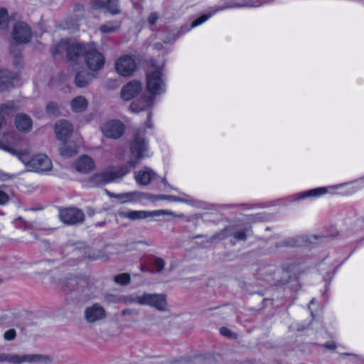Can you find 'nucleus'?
I'll use <instances>...</instances> for the list:
<instances>
[{"instance_id": "f257e3e1", "label": "nucleus", "mask_w": 364, "mask_h": 364, "mask_svg": "<svg viewBox=\"0 0 364 364\" xmlns=\"http://www.w3.org/2000/svg\"><path fill=\"white\" fill-rule=\"evenodd\" d=\"M130 159L122 166H127L129 170L135 168L144 159L150 156L149 141L146 138L144 128L135 130L133 139L129 143Z\"/></svg>"}, {"instance_id": "f03ea898", "label": "nucleus", "mask_w": 364, "mask_h": 364, "mask_svg": "<svg viewBox=\"0 0 364 364\" xmlns=\"http://www.w3.org/2000/svg\"><path fill=\"white\" fill-rule=\"evenodd\" d=\"M18 159L29 171L43 173L50 171L52 168V162L46 154H39L31 158L28 151L24 150L20 151Z\"/></svg>"}, {"instance_id": "7ed1b4c3", "label": "nucleus", "mask_w": 364, "mask_h": 364, "mask_svg": "<svg viewBox=\"0 0 364 364\" xmlns=\"http://www.w3.org/2000/svg\"><path fill=\"white\" fill-rule=\"evenodd\" d=\"M88 46L83 43H71L67 40H63L53 46L51 53L53 56H55L65 52L68 59L70 61H75L80 55H85Z\"/></svg>"}, {"instance_id": "20e7f679", "label": "nucleus", "mask_w": 364, "mask_h": 364, "mask_svg": "<svg viewBox=\"0 0 364 364\" xmlns=\"http://www.w3.org/2000/svg\"><path fill=\"white\" fill-rule=\"evenodd\" d=\"M129 172L127 166L111 168L102 173L95 174L90 179L92 186H98L121 179Z\"/></svg>"}, {"instance_id": "39448f33", "label": "nucleus", "mask_w": 364, "mask_h": 364, "mask_svg": "<svg viewBox=\"0 0 364 364\" xmlns=\"http://www.w3.org/2000/svg\"><path fill=\"white\" fill-rule=\"evenodd\" d=\"M51 359L48 355L41 354L18 355L12 353H0V363L7 362L11 364H22L24 363H50Z\"/></svg>"}, {"instance_id": "423d86ee", "label": "nucleus", "mask_w": 364, "mask_h": 364, "mask_svg": "<svg viewBox=\"0 0 364 364\" xmlns=\"http://www.w3.org/2000/svg\"><path fill=\"white\" fill-rule=\"evenodd\" d=\"M119 215L122 218H128L131 220H142L149 217H159L161 215H169L178 218H184L183 213L176 214L168 210H157L153 211L148 210H129L119 212Z\"/></svg>"}, {"instance_id": "0eeeda50", "label": "nucleus", "mask_w": 364, "mask_h": 364, "mask_svg": "<svg viewBox=\"0 0 364 364\" xmlns=\"http://www.w3.org/2000/svg\"><path fill=\"white\" fill-rule=\"evenodd\" d=\"M273 2V0H263V1H256V0H247L243 4H235L229 6H215L213 8V12L210 14H205L202 15L200 17L198 18L195 21L191 23V28H195L205 21H206L213 14L217 11H220L224 10L228 8H241V7H259L265 4H269Z\"/></svg>"}, {"instance_id": "6e6552de", "label": "nucleus", "mask_w": 364, "mask_h": 364, "mask_svg": "<svg viewBox=\"0 0 364 364\" xmlns=\"http://www.w3.org/2000/svg\"><path fill=\"white\" fill-rule=\"evenodd\" d=\"M146 88L153 96L164 93L166 90L165 78L159 68L154 69L146 74Z\"/></svg>"}, {"instance_id": "1a4fd4ad", "label": "nucleus", "mask_w": 364, "mask_h": 364, "mask_svg": "<svg viewBox=\"0 0 364 364\" xmlns=\"http://www.w3.org/2000/svg\"><path fill=\"white\" fill-rule=\"evenodd\" d=\"M33 36L30 26L24 21H17L14 23L11 31L13 41L18 45L28 43Z\"/></svg>"}, {"instance_id": "9d476101", "label": "nucleus", "mask_w": 364, "mask_h": 364, "mask_svg": "<svg viewBox=\"0 0 364 364\" xmlns=\"http://www.w3.org/2000/svg\"><path fill=\"white\" fill-rule=\"evenodd\" d=\"M84 56L85 65L91 71H99L104 67V55L91 46H88Z\"/></svg>"}, {"instance_id": "9b49d317", "label": "nucleus", "mask_w": 364, "mask_h": 364, "mask_svg": "<svg viewBox=\"0 0 364 364\" xmlns=\"http://www.w3.org/2000/svg\"><path fill=\"white\" fill-rule=\"evenodd\" d=\"M59 218L66 225H74L82 223L85 220V215L82 210L76 208H60Z\"/></svg>"}, {"instance_id": "f8f14e48", "label": "nucleus", "mask_w": 364, "mask_h": 364, "mask_svg": "<svg viewBox=\"0 0 364 364\" xmlns=\"http://www.w3.org/2000/svg\"><path fill=\"white\" fill-rule=\"evenodd\" d=\"M21 136L15 131L4 132L0 137V149H4L18 158L20 151L11 146H16L21 141Z\"/></svg>"}, {"instance_id": "ddd939ff", "label": "nucleus", "mask_w": 364, "mask_h": 364, "mask_svg": "<svg viewBox=\"0 0 364 364\" xmlns=\"http://www.w3.org/2000/svg\"><path fill=\"white\" fill-rule=\"evenodd\" d=\"M101 131L106 137L118 139L124 135L125 126L120 121L112 119L105 122L101 127Z\"/></svg>"}, {"instance_id": "4468645a", "label": "nucleus", "mask_w": 364, "mask_h": 364, "mask_svg": "<svg viewBox=\"0 0 364 364\" xmlns=\"http://www.w3.org/2000/svg\"><path fill=\"white\" fill-rule=\"evenodd\" d=\"M68 285L72 288V291L78 294L81 300L89 299L92 296L89 283L84 278H71L68 281Z\"/></svg>"}, {"instance_id": "2eb2a0df", "label": "nucleus", "mask_w": 364, "mask_h": 364, "mask_svg": "<svg viewBox=\"0 0 364 364\" xmlns=\"http://www.w3.org/2000/svg\"><path fill=\"white\" fill-rule=\"evenodd\" d=\"M143 305L149 306L159 311L167 310L166 296L164 294L144 293Z\"/></svg>"}, {"instance_id": "dca6fc26", "label": "nucleus", "mask_w": 364, "mask_h": 364, "mask_svg": "<svg viewBox=\"0 0 364 364\" xmlns=\"http://www.w3.org/2000/svg\"><path fill=\"white\" fill-rule=\"evenodd\" d=\"M107 317L105 308L100 304L95 303L85 308L84 318L89 323L99 322Z\"/></svg>"}, {"instance_id": "f3484780", "label": "nucleus", "mask_w": 364, "mask_h": 364, "mask_svg": "<svg viewBox=\"0 0 364 364\" xmlns=\"http://www.w3.org/2000/svg\"><path fill=\"white\" fill-rule=\"evenodd\" d=\"M117 72L122 76H129L136 70L134 59L129 55H124L119 58L115 63Z\"/></svg>"}, {"instance_id": "a211bd4d", "label": "nucleus", "mask_w": 364, "mask_h": 364, "mask_svg": "<svg viewBox=\"0 0 364 364\" xmlns=\"http://www.w3.org/2000/svg\"><path fill=\"white\" fill-rule=\"evenodd\" d=\"M141 90V82L137 80H132L122 87L120 95L124 100L129 101L136 97Z\"/></svg>"}, {"instance_id": "6ab92c4d", "label": "nucleus", "mask_w": 364, "mask_h": 364, "mask_svg": "<svg viewBox=\"0 0 364 364\" xmlns=\"http://www.w3.org/2000/svg\"><path fill=\"white\" fill-rule=\"evenodd\" d=\"M90 6L94 9H106L108 12L115 15L121 12L118 6V0H92Z\"/></svg>"}, {"instance_id": "aec40b11", "label": "nucleus", "mask_w": 364, "mask_h": 364, "mask_svg": "<svg viewBox=\"0 0 364 364\" xmlns=\"http://www.w3.org/2000/svg\"><path fill=\"white\" fill-rule=\"evenodd\" d=\"M73 132V127L68 120H60L55 125V135L61 141H65L70 137Z\"/></svg>"}, {"instance_id": "412c9836", "label": "nucleus", "mask_w": 364, "mask_h": 364, "mask_svg": "<svg viewBox=\"0 0 364 364\" xmlns=\"http://www.w3.org/2000/svg\"><path fill=\"white\" fill-rule=\"evenodd\" d=\"M154 100L155 97L152 95H144L138 102H132L129 106V109L132 112L136 113L149 110L154 106Z\"/></svg>"}, {"instance_id": "4be33fe9", "label": "nucleus", "mask_w": 364, "mask_h": 364, "mask_svg": "<svg viewBox=\"0 0 364 364\" xmlns=\"http://www.w3.org/2000/svg\"><path fill=\"white\" fill-rule=\"evenodd\" d=\"M16 128L22 133H28L33 127V121L30 116L24 113H18L14 117Z\"/></svg>"}, {"instance_id": "5701e85b", "label": "nucleus", "mask_w": 364, "mask_h": 364, "mask_svg": "<svg viewBox=\"0 0 364 364\" xmlns=\"http://www.w3.org/2000/svg\"><path fill=\"white\" fill-rule=\"evenodd\" d=\"M156 173L151 168L145 166L142 169L135 172L134 178L138 184L147 186L151 183Z\"/></svg>"}, {"instance_id": "b1692460", "label": "nucleus", "mask_w": 364, "mask_h": 364, "mask_svg": "<svg viewBox=\"0 0 364 364\" xmlns=\"http://www.w3.org/2000/svg\"><path fill=\"white\" fill-rule=\"evenodd\" d=\"M95 76L85 70L79 71L76 73L74 83L79 88L87 87Z\"/></svg>"}, {"instance_id": "393cba45", "label": "nucleus", "mask_w": 364, "mask_h": 364, "mask_svg": "<svg viewBox=\"0 0 364 364\" xmlns=\"http://www.w3.org/2000/svg\"><path fill=\"white\" fill-rule=\"evenodd\" d=\"M18 80V75L9 70L0 71V89L11 86L15 80Z\"/></svg>"}, {"instance_id": "a878e982", "label": "nucleus", "mask_w": 364, "mask_h": 364, "mask_svg": "<svg viewBox=\"0 0 364 364\" xmlns=\"http://www.w3.org/2000/svg\"><path fill=\"white\" fill-rule=\"evenodd\" d=\"M95 167L94 161L87 156H82L75 162L76 169L82 173H87L93 170Z\"/></svg>"}, {"instance_id": "bb28decb", "label": "nucleus", "mask_w": 364, "mask_h": 364, "mask_svg": "<svg viewBox=\"0 0 364 364\" xmlns=\"http://www.w3.org/2000/svg\"><path fill=\"white\" fill-rule=\"evenodd\" d=\"M17 109L13 102H7L0 105V130L6 125V117Z\"/></svg>"}, {"instance_id": "cd10ccee", "label": "nucleus", "mask_w": 364, "mask_h": 364, "mask_svg": "<svg viewBox=\"0 0 364 364\" xmlns=\"http://www.w3.org/2000/svg\"><path fill=\"white\" fill-rule=\"evenodd\" d=\"M328 189L326 187H320L299 193L295 200H303L307 198H316L326 194Z\"/></svg>"}, {"instance_id": "c85d7f7f", "label": "nucleus", "mask_w": 364, "mask_h": 364, "mask_svg": "<svg viewBox=\"0 0 364 364\" xmlns=\"http://www.w3.org/2000/svg\"><path fill=\"white\" fill-rule=\"evenodd\" d=\"M88 102L83 96H77L74 97L70 102L72 110L76 113H81L87 108Z\"/></svg>"}, {"instance_id": "c756f323", "label": "nucleus", "mask_w": 364, "mask_h": 364, "mask_svg": "<svg viewBox=\"0 0 364 364\" xmlns=\"http://www.w3.org/2000/svg\"><path fill=\"white\" fill-rule=\"evenodd\" d=\"M79 249H82V255L85 258L96 260L103 257V253L98 250H92L86 247L84 243H79Z\"/></svg>"}, {"instance_id": "7c9ffc66", "label": "nucleus", "mask_w": 364, "mask_h": 364, "mask_svg": "<svg viewBox=\"0 0 364 364\" xmlns=\"http://www.w3.org/2000/svg\"><path fill=\"white\" fill-rule=\"evenodd\" d=\"M60 153L63 156L70 157L77 153V146L72 142H65L60 148Z\"/></svg>"}, {"instance_id": "2f4dec72", "label": "nucleus", "mask_w": 364, "mask_h": 364, "mask_svg": "<svg viewBox=\"0 0 364 364\" xmlns=\"http://www.w3.org/2000/svg\"><path fill=\"white\" fill-rule=\"evenodd\" d=\"M139 191H132L119 194L117 199L122 200L123 203L139 201Z\"/></svg>"}, {"instance_id": "473e14b6", "label": "nucleus", "mask_w": 364, "mask_h": 364, "mask_svg": "<svg viewBox=\"0 0 364 364\" xmlns=\"http://www.w3.org/2000/svg\"><path fill=\"white\" fill-rule=\"evenodd\" d=\"M143 300L144 293L142 294H132L129 295H123V304H137L139 305H143Z\"/></svg>"}, {"instance_id": "72a5a7b5", "label": "nucleus", "mask_w": 364, "mask_h": 364, "mask_svg": "<svg viewBox=\"0 0 364 364\" xmlns=\"http://www.w3.org/2000/svg\"><path fill=\"white\" fill-rule=\"evenodd\" d=\"M121 26L120 21H109L107 23L102 25L100 27V31L103 33H114L119 29Z\"/></svg>"}, {"instance_id": "f704fd0d", "label": "nucleus", "mask_w": 364, "mask_h": 364, "mask_svg": "<svg viewBox=\"0 0 364 364\" xmlns=\"http://www.w3.org/2000/svg\"><path fill=\"white\" fill-rule=\"evenodd\" d=\"M46 112L49 117H57L61 114V107L58 103L50 102L46 105Z\"/></svg>"}, {"instance_id": "c9c22d12", "label": "nucleus", "mask_w": 364, "mask_h": 364, "mask_svg": "<svg viewBox=\"0 0 364 364\" xmlns=\"http://www.w3.org/2000/svg\"><path fill=\"white\" fill-rule=\"evenodd\" d=\"M158 198H159V200H168V201H171V202H180V203H188L191 202L189 196L184 193H182L181 197L170 196V195H159Z\"/></svg>"}, {"instance_id": "e433bc0d", "label": "nucleus", "mask_w": 364, "mask_h": 364, "mask_svg": "<svg viewBox=\"0 0 364 364\" xmlns=\"http://www.w3.org/2000/svg\"><path fill=\"white\" fill-rule=\"evenodd\" d=\"M299 240L297 237H289L287 238L281 242H279L276 244L277 248H283V247H296L299 245Z\"/></svg>"}, {"instance_id": "4c0bfd02", "label": "nucleus", "mask_w": 364, "mask_h": 364, "mask_svg": "<svg viewBox=\"0 0 364 364\" xmlns=\"http://www.w3.org/2000/svg\"><path fill=\"white\" fill-rule=\"evenodd\" d=\"M231 229H232V227H227V228H224L223 230H221L220 232L215 233L210 237V242H214L220 241V240H223L227 238L231 234Z\"/></svg>"}, {"instance_id": "58836bf2", "label": "nucleus", "mask_w": 364, "mask_h": 364, "mask_svg": "<svg viewBox=\"0 0 364 364\" xmlns=\"http://www.w3.org/2000/svg\"><path fill=\"white\" fill-rule=\"evenodd\" d=\"M18 45L11 43L10 46V53L14 58V63L16 65H19L21 59V50L18 46Z\"/></svg>"}, {"instance_id": "ea45409f", "label": "nucleus", "mask_w": 364, "mask_h": 364, "mask_svg": "<svg viewBox=\"0 0 364 364\" xmlns=\"http://www.w3.org/2000/svg\"><path fill=\"white\" fill-rule=\"evenodd\" d=\"M9 26V15L5 9H0V29L6 30Z\"/></svg>"}, {"instance_id": "a19ab883", "label": "nucleus", "mask_w": 364, "mask_h": 364, "mask_svg": "<svg viewBox=\"0 0 364 364\" xmlns=\"http://www.w3.org/2000/svg\"><path fill=\"white\" fill-rule=\"evenodd\" d=\"M105 301L109 304L123 303V295L106 294L105 296Z\"/></svg>"}, {"instance_id": "79ce46f5", "label": "nucleus", "mask_w": 364, "mask_h": 364, "mask_svg": "<svg viewBox=\"0 0 364 364\" xmlns=\"http://www.w3.org/2000/svg\"><path fill=\"white\" fill-rule=\"evenodd\" d=\"M250 231V228H246L234 232H231L230 235H232L233 237L240 241H245L247 240V233Z\"/></svg>"}, {"instance_id": "37998d69", "label": "nucleus", "mask_w": 364, "mask_h": 364, "mask_svg": "<svg viewBox=\"0 0 364 364\" xmlns=\"http://www.w3.org/2000/svg\"><path fill=\"white\" fill-rule=\"evenodd\" d=\"M130 275L127 273L119 274L114 278V281L120 285H127L130 283Z\"/></svg>"}, {"instance_id": "c03bdc74", "label": "nucleus", "mask_w": 364, "mask_h": 364, "mask_svg": "<svg viewBox=\"0 0 364 364\" xmlns=\"http://www.w3.org/2000/svg\"><path fill=\"white\" fill-rule=\"evenodd\" d=\"M139 200H150V201H152V202H155L156 200H159V198H158V197L159 196V195H153V194H151V193H143V192H140L139 191Z\"/></svg>"}, {"instance_id": "a18cd8bd", "label": "nucleus", "mask_w": 364, "mask_h": 364, "mask_svg": "<svg viewBox=\"0 0 364 364\" xmlns=\"http://www.w3.org/2000/svg\"><path fill=\"white\" fill-rule=\"evenodd\" d=\"M154 264L156 267V272L161 273L164 269L165 262L162 258L155 257Z\"/></svg>"}, {"instance_id": "49530a36", "label": "nucleus", "mask_w": 364, "mask_h": 364, "mask_svg": "<svg viewBox=\"0 0 364 364\" xmlns=\"http://www.w3.org/2000/svg\"><path fill=\"white\" fill-rule=\"evenodd\" d=\"M16 336V332L14 329L11 328L6 331L4 334V338L6 341H13Z\"/></svg>"}, {"instance_id": "de8ad7c7", "label": "nucleus", "mask_w": 364, "mask_h": 364, "mask_svg": "<svg viewBox=\"0 0 364 364\" xmlns=\"http://www.w3.org/2000/svg\"><path fill=\"white\" fill-rule=\"evenodd\" d=\"M9 200L7 193L0 190V205H5Z\"/></svg>"}, {"instance_id": "09e8293b", "label": "nucleus", "mask_w": 364, "mask_h": 364, "mask_svg": "<svg viewBox=\"0 0 364 364\" xmlns=\"http://www.w3.org/2000/svg\"><path fill=\"white\" fill-rule=\"evenodd\" d=\"M122 316H130V315H138L139 311L136 309H125L122 311Z\"/></svg>"}, {"instance_id": "8fccbe9b", "label": "nucleus", "mask_w": 364, "mask_h": 364, "mask_svg": "<svg viewBox=\"0 0 364 364\" xmlns=\"http://www.w3.org/2000/svg\"><path fill=\"white\" fill-rule=\"evenodd\" d=\"M158 18H159V17H158V15L156 13H155V12L151 13L148 17V22L151 25H154L156 23Z\"/></svg>"}, {"instance_id": "3c124183", "label": "nucleus", "mask_w": 364, "mask_h": 364, "mask_svg": "<svg viewBox=\"0 0 364 364\" xmlns=\"http://www.w3.org/2000/svg\"><path fill=\"white\" fill-rule=\"evenodd\" d=\"M323 346L330 350H335L337 348L336 344L333 341L327 342V343H324L323 345Z\"/></svg>"}, {"instance_id": "603ef678", "label": "nucleus", "mask_w": 364, "mask_h": 364, "mask_svg": "<svg viewBox=\"0 0 364 364\" xmlns=\"http://www.w3.org/2000/svg\"><path fill=\"white\" fill-rule=\"evenodd\" d=\"M220 332L223 336H226V337H231V336H232L231 331L226 327L220 328Z\"/></svg>"}, {"instance_id": "864d4df0", "label": "nucleus", "mask_w": 364, "mask_h": 364, "mask_svg": "<svg viewBox=\"0 0 364 364\" xmlns=\"http://www.w3.org/2000/svg\"><path fill=\"white\" fill-rule=\"evenodd\" d=\"M261 218H262L260 217L259 215H250L249 220H250L252 222H255V221L259 220Z\"/></svg>"}, {"instance_id": "5fc2aeb1", "label": "nucleus", "mask_w": 364, "mask_h": 364, "mask_svg": "<svg viewBox=\"0 0 364 364\" xmlns=\"http://www.w3.org/2000/svg\"><path fill=\"white\" fill-rule=\"evenodd\" d=\"M107 192V194L111 197V198H117V196H119V194L117 193H111V192H109V191H106Z\"/></svg>"}, {"instance_id": "6e6d98bb", "label": "nucleus", "mask_w": 364, "mask_h": 364, "mask_svg": "<svg viewBox=\"0 0 364 364\" xmlns=\"http://www.w3.org/2000/svg\"><path fill=\"white\" fill-rule=\"evenodd\" d=\"M343 355H345V356H353L355 358H357L358 355H355V354H352V353H343Z\"/></svg>"}, {"instance_id": "4d7b16f0", "label": "nucleus", "mask_w": 364, "mask_h": 364, "mask_svg": "<svg viewBox=\"0 0 364 364\" xmlns=\"http://www.w3.org/2000/svg\"><path fill=\"white\" fill-rule=\"evenodd\" d=\"M344 184H338V185H336L335 186H331L330 187L331 188H341L343 186Z\"/></svg>"}, {"instance_id": "13d9d810", "label": "nucleus", "mask_w": 364, "mask_h": 364, "mask_svg": "<svg viewBox=\"0 0 364 364\" xmlns=\"http://www.w3.org/2000/svg\"><path fill=\"white\" fill-rule=\"evenodd\" d=\"M162 182L164 183V184L165 186H170L169 184L168 183L167 181L165 179V178H163L162 180Z\"/></svg>"}, {"instance_id": "bf43d9fd", "label": "nucleus", "mask_w": 364, "mask_h": 364, "mask_svg": "<svg viewBox=\"0 0 364 364\" xmlns=\"http://www.w3.org/2000/svg\"><path fill=\"white\" fill-rule=\"evenodd\" d=\"M146 125L149 128H151L152 127V126L150 124L149 122H146Z\"/></svg>"}, {"instance_id": "052dcab7", "label": "nucleus", "mask_w": 364, "mask_h": 364, "mask_svg": "<svg viewBox=\"0 0 364 364\" xmlns=\"http://www.w3.org/2000/svg\"><path fill=\"white\" fill-rule=\"evenodd\" d=\"M151 112H149L148 113V120L149 121V119H151Z\"/></svg>"}, {"instance_id": "680f3d73", "label": "nucleus", "mask_w": 364, "mask_h": 364, "mask_svg": "<svg viewBox=\"0 0 364 364\" xmlns=\"http://www.w3.org/2000/svg\"><path fill=\"white\" fill-rule=\"evenodd\" d=\"M315 301H316V299H312L311 300V301H310V304H314V303H315Z\"/></svg>"}, {"instance_id": "e2e57ef3", "label": "nucleus", "mask_w": 364, "mask_h": 364, "mask_svg": "<svg viewBox=\"0 0 364 364\" xmlns=\"http://www.w3.org/2000/svg\"><path fill=\"white\" fill-rule=\"evenodd\" d=\"M164 42H165V43H169V42H170V41H169V40H164Z\"/></svg>"}, {"instance_id": "0e129e2a", "label": "nucleus", "mask_w": 364, "mask_h": 364, "mask_svg": "<svg viewBox=\"0 0 364 364\" xmlns=\"http://www.w3.org/2000/svg\"><path fill=\"white\" fill-rule=\"evenodd\" d=\"M200 237H202V236L201 235H198V236L196 237V238H200Z\"/></svg>"}, {"instance_id": "69168bd1", "label": "nucleus", "mask_w": 364, "mask_h": 364, "mask_svg": "<svg viewBox=\"0 0 364 364\" xmlns=\"http://www.w3.org/2000/svg\"><path fill=\"white\" fill-rule=\"evenodd\" d=\"M144 244H146V245H151V244H149V243H148L146 242H145Z\"/></svg>"}]
</instances>
